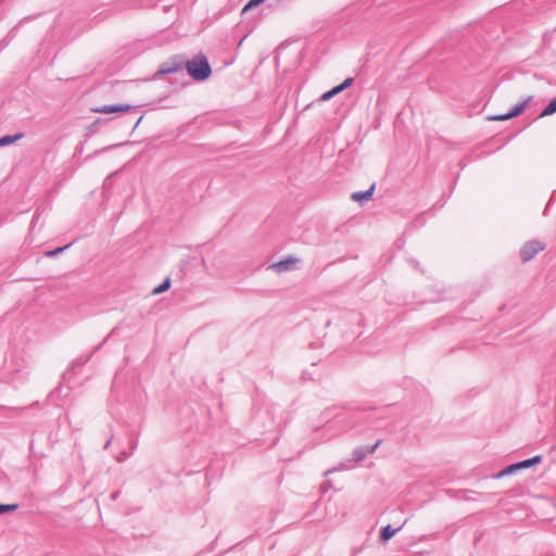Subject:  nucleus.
Masks as SVG:
<instances>
[{"mask_svg":"<svg viewBox=\"0 0 556 556\" xmlns=\"http://www.w3.org/2000/svg\"><path fill=\"white\" fill-rule=\"evenodd\" d=\"M189 75L195 80H204L212 74L211 66L204 55H197L186 64Z\"/></svg>","mask_w":556,"mask_h":556,"instance_id":"obj_1","label":"nucleus"},{"mask_svg":"<svg viewBox=\"0 0 556 556\" xmlns=\"http://www.w3.org/2000/svg\"><path fill=\"white\" fill-rule=\"evenodd\" d=\"M545 245L536 240L523 244L520 250V256L523 262L532 260L539 252L543 251Z\"/></svg>","mask_w":556,"mask_h":556,"instance_id":"obj_2","label":"nucleus"},{"mask_svg":"<svg viewBox=\"0 0 556 556\" xmlns=\"http://www.w3.org/2000/svg\"><path fill=\"white\" fill-rule=\"evenodd\" d=\"M531 100V97H528L527 99H525L521 103H519L518 105H516L509 113L507 114H498V115H490L488 117V121H491V122H503V121H507V119H510V118H514L518 115H520L523 110L527 108L528 103L530 102Z\"/></svg>","mask_w":556,"mask_h":556,"instance_id":"obj_3","label":"nucleus"},{"mask_svg":"<svg viewBox=\"0 0 556 556\" xmlns=\"http://www.w3.org/2000/svg\"><path fill=\"white\" fill-rule=\"evenodd\" d=\"M540 460H541L540 456H534L533 458L526 459V460L517 463V464H513V465L506 467L505 469H503L498 473L497 477H504V476L514 473L515 471H517L519 469L528 468V467H530V466H532L534 464H538V463H540Z\"/></svg>","mask_w":556,"mask_h":556,"instance_id":"obj_4","label":"nucleus"},{"mask_svg":"<svg viewBox=\"0 0 556 556\" xmlns=\"http://www.w3.org/2000/svg\"><path fill=\"white\" fill-rule=\"evenodd\" d=\"M130 110H131V105H129V104L103 105L100 108L92 109L93 112L102 113V114L127 113Z\"/></svg>","mask_w":556,"mask_h":556,"instance_id":"obj_5","label":"nucleus"},{"mask_svg":"<svg viewBox=\"0 0 556 556\" xmlns=\"http://www.w3.org/2000/svg\"><path fill=\"white\" fill-rule=\"evenodd\" d=\"M296 262H298V260L295 257L290 256L283 261L271 264L268 267V269H273L276 273L280 274V273H283L287 270H291L294 267V265L296 264Z\"/></svg>","mask_w":556,"mask_h":556,"instance_id":"obj_6","label":"nucleus"},{"mask_svg":"<svg viewBox=\"0 0 556 556\" xmlns=\"http://www.w3.org/2000/svg\"><path fill=\"white\" fill-rule=\"evenodd\" d=\"M353 83V78L349 77L346 78L341 85L339 86H336L334 88H332L331 90L325 92L323 96H321V100L323 101H328L330 100L332 97L337 96L338 93H340L341 91H343L345 88H348L349 86H351V84Z\"/></svg>","mask_w":556,"mask_h":556,"instance_id":"obj_7","label":"nucleus"},{"mask_svg":"<svg viewBox=\"0 0 556 556\" xmlns=\"http://www.w3.org/2000/svg\"><path fill=\"white\" fill-rule=\"evenodd\" d=\"M376 188V185L372 184L370 186V188L367 190V191H364V192H354L351 198L353 201L355 202H363V201H368L371 199L372 197V193H374V190Z\"/></svg>","mask_w":556,"mask_h":556,"instance_id":"obj_8","label":"nucleus"},{"mask_svg":"<svg viewBox=\"0 0 556 556\" xmlns=\"http://www.w3.org/2000/svg\"><path fill=\"white\" fill-rule=\"evenodd\" d=\"M22 137H23V134H17L14 136H3L0 138V147H4V146L11 144V143H14L17 140H20Z\"/></svg>","mask_w":556,"mask_h":556,"instance_id":"obj_9","label":"nucleus"},{"mask_svg":"<svg viewBox=\"0 0 556 556\" xmlns=\"http://www.w3.org/2000/svg\"><path fill=\"white\" fill-rule=\"evenodd\" d=\"M556 112V98L542 111L540 117L552 115Z\"/></svg>","mask_w":556,"mask_h":556,"instance_id":"obj_10","label":"nucleus"},{"mask_svg":"<svg viewBox=\"0 0 556 556\" xmlns=\"http://www.w3.org/2000/svg\"><path fill=\"white\" fill-rule=\"evenodd\" d=\"M170 285H172V281H170V278H166L164 280L163 283H161L159 287H156L154 290H153V294H160V293H163L165 291H167L169 288H170Z\"/></svg>","mask_w":556,"mask_h":556,"instance_id":"obj_11","label":"nucleus"},{"mask_svg":"<svg viewBox=\"0 0 556 556\" xmlns=\"http://www.w3.org/2000/svg\"><path fill=\"white\" fill-rule=\"evenodd\" d=\"M180 68H181V66L179 64L175 65L174 67H162L160 71H157L155 73L154 77L159 78V77H161L164 74L172 73V72H177Z\"/></svg>","mask_w":556,"mask_h":556,"instance_id":"obj_12","label":"nucleus"},{"mask_svg":"<svg viewBox=\"0 0 556 556\" xmlns=\"http://www.w3.org/2000/svg\"><path fill=\"white\" fill-rule=\"evenodd\" d=\"M395 532L396 530L392 529L390 526H387L382 529L381 539L383 541H388L395 534Z\"/></svg>","mask_w":556,"mask_h":556,"instance_id":"obj_13","label":"nucleus"},{"mask_svg":"<svg viewBox=\"0 0 556 556\" xmlns=\"http://www.w3.org/2000/svg\"><path fill=\"white\" fill-rule=\"evenodd\" d=\"M265 0H250L245 5L244 8L242 9V13H245L247 11L260 5L261 3H263Z\"/></svg>","mask_w":556,"mask_h":556,"instance_id":"obj_14","label":"nucleus"},{"mask_svg":"<svg viewBox=\"0 0 556 556\" xmlns=\"http://www.w3.org/2000/svg\"><path fill=\"white\" fill-rule=\"evenodd\" d=\"M16 508H17L16 504H7V505L0 504V514L14 511Z\"/></svg>","mask_w":556,"mask_h":556,"instance_id":"obj_15","label":"nucleus"},{"mask_svg":"<svg viewBox=\"0 0 556 556\" xmlns=\"http://www.w3.org/2000/svg\"><path fill=\"white\" fill-rule=\"evenodd\" d=\"M66 248H67V245L61 247V248H56L54 250L47 251L46 255L49 256V257L55 256L59 253H61L62 251H64Z\"/></svg>","mask_w":556,"mask_h":556,"instance_id":"obj_16","label":"nucleus"},{"mask_svg":"<svg viewBox=\"0 0 556 556\" xmlns=\"http://www.w3.org/2000/svg\"><path fill=\"white\" fill-rule=\"evenodd\" d=\"M380 442H381V441H377V442H376V444H375V445H372V446L370 447L369 453H371V454H372V453H375V451H376V448L379 446Z\"/></svg>","mask_w":556,"mask_h":556,"instance_id":"obj_17","label":"nucleus"},{"mask_svg":"<svg viewBox=\"0 0 556 556\" xmlns=\"http://www.w3.org/2000/svg\"><path fill=\"white\" fill-rule=\"evenodd\" d=\"M363 457H364V455H359V456H357L356 459H362Z\"/></svg>","mask_w":556,"mask_h":556,"instance_id":"obj_18","label":"nucleus"}]
</instances>
